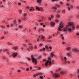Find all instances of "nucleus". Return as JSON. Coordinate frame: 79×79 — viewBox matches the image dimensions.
I'll use <instances>...</instances> for the list:
<instances>
[{"label":"nucleus","mask_w":79,"mask_h":79,"mask_svg":"<svg viewBox=\"0 0 79 79\" xmlns=\"http://www.w3.org/2000/svg\"><path fill=\"white\" fill-rule=\"evenodd\" d=\"M68 24L69 25L67 26H66V27L64 28V32H66V31H68L69 32H71V28H68V27H69V26H72V28L73 29V30H74L75 29V27L73 26L74 25V23L73 22H69L68 23Z\"/></svg>","instance_id":"f257e3e1"},{"label":"nucleus","mask_w":79,"mask_h":79,"mask_svg":"<svg viewBox=\"0 0 79 79\" xmlns=\"http://www.w3.org/2000/svg\"><path fill=\"white\" fill-rule=\"evenodd\" d=\"M64 26V24L63 23H61L60 24V26L58 28V31H57L58 34H60V31H61V30L60 29L63 28Z\"/></svg>","instance_id":"f03ea898"},{"label":"nucleus","mask_w":79,"mask_h":79,"mask_svg":"<svg viewBox=\"0 0 79 79\" xmlns=\"http://www.w3.org/2000/svg\"><path fill=\"white\" fill-rule=\"evenodd\" d=\"M48 60H47L45 63V65L46 66H47L49 63V66H50L52 64V62L51 61V58L50 57H48Z\"/></svg>","instance_id":"7ed1b4c3"},{"label":"nucleus","mask_w":79,"mask_h":79,"mask_svg":"<svg viewBox=\"0 0 79 79\" xmlns=\"http://www.w3.org/2000/svg\"><path fill=\"white\" fill-rule=\"evenodd\" d=\"M31 60L33 63H35V64H37V59L34 58V56H33L32 55L31 56Z\"/></svg>","instance_id":"20e7f679"},{"label":"nucleus","mask_w":79,"mask_h":79,"mask_svg":"<svg viewBox=\"0 0 79 79\" xmlns=\"http://www.w3.org/2000/svg\"><path fill=\"white\" fill-rule=\"evenodd\" d=\"M73 52H79V50L77 48H73L72 49Z\"/></svg>","instance_id":"39448f33"},{"label":"nucleus","mask_w":79,"mask_h":79,"mask_svg":"<svg viewBox=\"0 0 79 79\" xmlns=\"http://www.w3.org/2000/svg\"><path fill=\"white\" fill-rule=\"evenodd\" d=\"M11 27H14V26H17V24L16 23V20L14 21L13 24H11Z\"/></svg>","instance_id":"423d86ee"},{"label":"nucleus","mask_w":79,"mask_h":79,"mask_svg":"<svg viewBox=\"0 0 79 79\" xmlns=\"http://www.w3.org/2000/svg\"><path fill=\"white\" fill-rule=\"evenodd\" d=\"M52 76L53 77H55V78H56L57 77H59V75L56 73V74H54V75H52Z\"/></svg>","instance_id":"0eeeda50"},{"label":"nucleus","mask_w":79,"mask_h":79,"mask_svg":"<svg viewBox=\"0 0 79 79\" xmlns=\"http://www.w3.org/2000/svg\"><path fill=\"white\" fill-rule=\"evenodd\" d=\"M36 9L37 10H38V11H42L43 10V9L41 7H39L37 6H36Z\"/></svg>","instance_id":"6e6552de"},{"label":"nucleus","mask_w":79,"mask_h":79,"mask_svg":"<svg viewBox=\"0 0 79 79\" xmlns=\"http://www.w3.org/2000/svg\"><path fill=\"white\" fill-rule=\"evenodd\" d=\"M50 24L51 26H52V27H53V26H55V23L53 22H52L50 23Z\"/></svg>","instance_id":"1a4fd4ad"},{"label":"nucleus","mask_w":79,"mask_h":79,"mask_svg":"<svg viewBox=\"0 0 79 79\" xmlns=\"http://www.w3.org/2000/svg\"><path fill=\"white\" fill-rule=\"evenodd\" d=\"M60 6V5H56L55 7H53V9H54V10H56V9H57V8H56V7H57L58 8H59Z\"/></svg>","instance_id":"9d476101"},{"label":"nucleus","mask_w":79,"mask_h":79,"mask_svg":"<svg viewBox=\"0 0 79 79\" xmlns=\"http://www.w3.org/2000/svg\"><path fill=\"white\" fill-rule=\"evenodd\" d=\"M66 6H68V10H70V7H69V5H70V4L67 3L66 4Z\"/></svg>","instance_id":"9b49d317"},{"label":"nucleus","mask_w":79,"mask_h":79,"mask_svg":"<svg viewBox=\"0 0 79 79\" xmlns=\"http://www.w3.org/2000/svg\"><path fill=\"white\" fill-rule=\"evenodd\" d=\"M17 55H18V54H17V53H14L13 54V56L14 58L16 57Z\"/></svg>","instance_id":"f8f14e48"},{"label":"nucleus","mask_w":79,"mask_h":79,"mask_svg":"<svg viewBox=\"0 0 79 79\" xmlns=\"http://www.w3.org/2000/svg\"><path fill=\"white\" fill-rule=\"evenodd\" d=\"M7 52V54L9 55L10 53H9V52H8V50H7V49L4 50H3V52Z\"/></svg>","instance_id":"ddd939ff"},{"label":"nucleus","mask_w":79,"mask_h":79,"mask_svg":"<svg viewBox=\"0 0 79 79\" xmlns=\"http://www.w3.org/2000/svg\"><path fill=\"white\" fill-rule=\"evenodd\" d=\"M40 37L41 39H44V38H45V37L44 36L42 35H41L40 36H39V38H40Z\"/></svg>","instance_id":"4468645a"},{"label":"nucleus","mask_w":79,"mask_h":79,"mask_svg":"<svg viewBox=\"0 0 79 79\" xmlns=\"http://www.w3.org/2000/svg\"><path fill=\"white\" fill-rule=\"evenodd\" d=\"M42 74H43V73H38L36 74V76H39H39H40L41 75H42Z\"/></svg>","instance_id":"2eb2a0df"},{"label":"nucleus","mask_w":79,"mask_h":79,"mask_svg":"<svg viewBox=\"0 0 79 79\" xmlns=\"http://www.w3.org/2000/svg\"><path fill=\"white\" fill-rule=\"evenodd\" d=\"M60 73L61 74H65V73H66V72L64 71H60Z\"/></svg>","instance_id":"dca6fc26"},{"label":"nucleus","mask_w":79,"mask_h":79,"mask_svg":"<svg viewBox=\"0 0 79 79\" xmlns=\"http://www.w3.org/2000/svg\"><path fill=\"white\" fill-rule=\"evenodd\" d=\"M61 69L59 68L57 69H56V72H58V71H61Z\"/></svg>","instance_id":"f3484780"},{"label":"nucleus","mask_w":79,"mask_h":79,"mask_svg":"<svg viewBox=\"0 0 79 79\" xmlns=\"http://www.w3.org/2000/svg\"><path fill=\"white\" fill-rule=\"evenodd\" d=\"M71 53L70 52H69L67 54V55L68 56H71Z\"/></svg>","instance_id":"a211bd4d"},{"label":"nucleus","mask_w":79,"mask_h":79,"mask_svg":"<svg viewBox=\"0 0 79 79\" xmlns=\"http://www.w3.org/2000/svg\"><path fill=\"white\" fill-rule=\"evenodd\" d=\"M34 10V8L33 7H31V9H30V11H32Z\"/></svg>","instance_id":"6ab92c4d"},{"label":"nucleus","mask_w":79,"mask_h":79,"mask_svg":"<svg viewBox=\"0 0 79 79\" xmlns=\"http://www.w3.org/2000/svg\"><path fill=\"white\" fill-rule=\"evenodd\" d=\"M18 47L17 46H15L14 47V49L15 50H17V49H18Z\"/></svg>","instance_id":"aec40b11"},{"label":"nucleus","mask_w":79,"mask_h":79,"mask_svg":"<svg viewBox=\"0 0 79 79\" xmlns=\"http://www.w3.org/2000/svg\"><path fill=\"white\" fill-rule=\"evenodd\" d=\"M51 57H52V58H53V56H54V54H53V52H52L51 54Z\"/></svg>","instance_id":"412c9836"},{"label":"nucleus","mask_w":79,"mask_h":79,"mask_svg":"<svg viewBox=\"0 0 79 79\" xmlns=\"http://www.w3.org/2000/svg\"><path fill=\"white\" fill-rule=\"evenodd\" d=\"M66 50H71V48L69 47H68L66 48Z\"/></svg>","instance_id":"4be33fe9"},{"label":"nucleus","mask_w":79,"mask_h":79,"mask_svg":"<svg viewBox=\"0 0 79 79\" xmlns=\"http://www.w3.org/2000/svg\"><path fill=\"white\" fill-rule=\"evenodd\" d=\"M45 48H43L42 49H40V52H42L43 50V51H45Z\"/></svg>","instance_id":"5701e85b"},{"label":"nucleus","mask_w":79,"mask_h":79,"mask_svg":"<svg viewBox=\"0 0 79 79\" xmlns=\"http://www.w3.org/2000/svg\"><path fill=\"white\" fill-rule=\"evenodd\" d=\"M60 36L61 37L62 39H63V40L64 39V37L63 36V35H61Z\"/></svg>","instance_id":"b1692460"},{"label":"nucleus","mask_w":79,"mask_h":79,"mask_svg":"<svg viewBox=\"0 0 79 79\" xmlns=\"http://www.w3.org/2000/svg\"><path fill=\"white\" fill-rule=\"evenodd\" d=\"M42 1V0H37V2L38 3H40Z\"/></svg>","instance_id":"393cba45"},{"label":"nucleus","mask_w":79,"mask_h":79,"mask_svg":"<svg viewBox=\"0 0 79 79\" xmlns=\"http://www.w3.org/2000/svg\"><path fill=\"white\" fill-rule=\"evenodd\" d=\"M45 48H46V49H47V50H48L49 48H48V46H45Z\"/></svg>","instance_id":"a878e982"},{"label":"nucleus","mask_w":79,"mask_h":79,"mask_svg":"<svg viewBox=\"0 0 79 79\" xmlns=\"http://www.w3.org/2000/svg\"><path fill=\"white\" fill-rule=\"evenodd\" d=\"M40 79H43L44 78V77L43 76H40Z\"/></svg>","instance_id":"bb28decb"},{"label":"nucleus","mask_w":79,"mask_h":79,"mask_svg":"<svg viewBox=\"0 0 79 79\" xmlns=\"http://www.w3.org/2000/svg\"><path fill=\"white\" fill-rule=\"evenodd\" d=\"M1 27H2V29H4L5 28V27L3 26H2V25L1 26Z\"/></svg>","instance_id":"cd10ccee"},{"label":"nucleus","mask_w":79,"mask_h":79,"mask_svg":"<svg viewBox=\"0 0 79 79\" xmlns=\"http://www.w3.org/2000/svg\"><path fill=\"white\" fill-rule=\"evenodd\" d=\"M23 46L24 47H26V46H27V45L26 44H23Z\"/></svg>","instance_id":"c85d7f7f"},{"label":"nucleus","mask_w":79,"mask_h":79,"mask_svg":"<svg viewBox=\"0 0 79 79\" xmlns=\"http://www.w3.org/2000/svg\"><path fill=\"white\" fill-rule=\"evenodd\" d=\"M23 19V20H24L25 21V20H26V17H24Z\"/></svg>","instance_id":"c756f323"},{"label":"nucleus","mask_w":79,"mask_h":79,"mask_svg":"<svg viewBox=\"0 0 79 79\" xmlns=\"http://www.w3.org/2000/svg\"><path fill=\"white\" fill-rule=\"evenodd\" d=\"M77 36H78V37H79V33H77Z\"/></svg>","instance_id":"7c9ffc66"},{"label":"nucleus","mask_w":79,"mask_h":79,"mask_svg":"<svg viewBox=\"0 0 79 79\" xmlns=\"http://www.w3.org/2000/svg\"><path fill=\"white\" fill-rule=\"evenodd\" d=\"M55 1H57V0H52V2H55Z\"/></svg>","instance_id":"2f4dec72"},{"label":"nucleus","mask_w":79,"mask_h":79,"mask_svg":"<svg viewBox=\"0 0 79 79\" xmlns=\"http://www.w3.org/2000/svg\"><path fill=\"white\" fill-rule=\"evenodd\" d=\"M17 71L18 73H20L21 72V70H17Z\"/></svg>","instance_id":"473e14b6"},{"label":"nucleus","mask_w":79,"mask_h":79,"mask_svg":"<svg viewBox=\"0 0 79 79\" xmlns=\"http://www.w3.org/2000/svg\"><path fill=\"white\" fill-rule=\"evenodd\" d=\"M56 16L57 17V18H59V17H60V15H57Z\"/></svg>","instance_id":"72a5a7b5"},{"label":"nucleus","mask_w":79,"mask_h":79,"mask_svg":"<svg viewBox=\"0 0 79 79\" xmlns=\"http://www.w3.org/2000/svg\"><path fill=\"white\" fill-rule=\"evenodd\" d=\"M62 13H65V10H62Z\"/></svg>","instance_id":"f704fd0d"},{"label":"nucleus","mask_w":79,"mask_h":79,"mask_svg":"<svg viewBox=\"0 0 79 79\" xmlns=\"http://www.w3.org/2000/svg\"><path fill=\"white\" fill-rule=\"evenodd\" d=\"M15 31H18V28H15Z\"/></svg>","instance_id":"c9c22d12"},{"label":"nucleus","mask_w":79,"mask_h":79,"mask_svg":"<svg viewBox=\"0 0 79 79\" xmlns=\"http://www.w3.org/2000/svg\"><path fill=\"white\" fill-rule=\"evenodd\" d=\"M60 5H63V2H60Z\"/></svg>","instance_id":"e433bc0d"},{"label":"nucleus","mask_w":79,"mask_h":79,"mask_svg":"<svg viewBox=\"0 0 79 79\" xmlns=\"http://www.w3.org/2000/svg\"><path fill=\"white\" fill-rule=\"evenodd\" d=\"M58 20H56V23H58Z\"/></svg>","instance_id":"4c0bfd02"},{"label":"nucleus","mask_w":79,"mask_h":79,"mask_svg":"<svg viewBox=\"0 0 79 79\" xmlns=\"http://www.w3.org/2000/svg\"><path fill=\"white\" fill-rule=\"evenodd\" d=\"M48 38V39H52V36H49Z\"/></svg>","instance_id":"58836bf2"},{"label":"nucleus","mask_w":79,"mask_h":79,"mask_svg":"<svg viewBox=\"0 0 79 79\" xmlns=\"http://www.w3.org/2000/svg\"><path fill=\"white\" fill-rule=\"evenodd\" d=\"M22 26H19V28H22Z\"/></svg>","instance_id":"ea45409f"},{"label":"nucleus","mask_w":79,"mask_h":79,"mask_svg":"<svg viewBox=\"0 0 79 79\" xmlns=\"http://www.w3.org/2000/svg\"><path fill=\"white\" fill-rule=\"evenodd\" d=\"M8 45H11L12 44L10 43H8Z\"/></svg>","instance_id":"a19ab883"},{"label":"nucleus","mask_w":79,"mask_h":79,"mask_svg":"<svg viewBox=\"0 0 79 79\" xmlns=\"http://www.w3.org/2000/svg\"><path fill=\"white\" fill-rule=\"evenodd\" d=\"M29 69L28 68H27V69H26V70L27 71H29Z\"/></svg>","instance_id":"79ce46f5"},{"label":"nucleus","mask_w":79,"mask_h":79,"mask_svg":"<svg viewBox=\"0 0 79 79\" xmlns=\"http://www.w3.org/2000/svg\"><path fill=\"white\" fill-rule=\"evenodd\" d=\"M3 50V49H1L0 50V53H2V51Z\"/></svg>","instance_id":"37998d69"},{"label":"nucleus","mask_w":79,"mask_h":79,"mask_svg":"<svg viewBox=\"0 0 79 79\" xmlns=\"http://www.w3.org/2000/svg\"><path fill=\"white\" fill-rule=\"evenodd\" d=\"M77 29H79V25H77Z\"/></svg>","instance_id":"c03bdc74"},{"label":"nucleus","mask_w":79,"mask_h":79,"mask_svg":"<svg viewBox=\"0 0 79 79\" xmlns=\"http://www.w3.org/2000/svg\"><path fill=\"white\" fill-rule=\"evenodd\" d=\"M29 48L32 50V46H31Z\"/></svg>","instance_id":"a18cd8bd"},{"label":"nucleus","mask_w":79,"mask_h":79,"mask_svg":"<svg viewBox=\"0 0 79 79\" xmlns=\"http://www.w3.org/2000/svg\"><path fill=\"white\" fill-rule=\"evenodd\" d=\"M7 33H8V32L6 31V32H5L4 33V34L5 35L6 34H7Z\"/></svg>","instance_id":"49530a36"},{"label":"nucleus","mask_w":79,"mask_h":79,"mask_svg":"<svg viewBox=\"0 0 79 79\" xmlns=\"http://www.w3.org/2000/svg\"><path fill=\"white\" fill-rule=\"evenodd\" d=\"M4 39V37H2L1 38V39Z\"/></svg>","instance_id":"de8ad7c7"},{"label":"nucleus","mask_w":79,"mask_h":79,"mask_svg":"<svg viewBox=\"0 0 79 79\" xmlns=\"http://www.w3.org/2000/svg\"><path fill=\"white\" fill-rule=\"evenodd\" d=\"M34 31H35V30L36 29V27H34Z\"/></svg>","instance_id":"09e8293b"},{"label":"nucleus","mask_w":79,"mask_h":79,"mask_svg":"<svg viewBox=\"0 0 79 79\" xmlns=\"http://www.w3.org/2000/svg\"><path fill=\"white\" fill-rule=\"evenodd\" d=\"M25 42H26V43L27 42H29V41H28V40H25Z\"/></svg>","instance_id":"8fccbe9b"},{"label":"nucleus","mask_w":79,"mask_h":79,"mask_svg":"<svg viewBox=\"0 0 79 79\" xmlns=\"http://www.w3.org/2000/svg\"><path fill=\"white\" fill-rule=\"evenodd\" d=\"M40 68L39 67L37 69V70H40Z\"/></svg>","instance_id":"3c124183"},{"label":"nucleus","mask_w":79,"mask_h":79,"mask_svg":"<svg viewBox=\"0 0 79 79\" xmlns=\"http://www.w3.org/2000/svg\"><path fill=\"white\" fill-rule=\"evenodd\" d=\"M65 43H66V42H62V44H65Z\"/></svg>","instance_id":"603ef678"},{"label":"nucleus","mask_w":79,"mask_h":79,"mask_svg":"<svg viewBox=\"0 0 79 79\" xmlns=\"http://www.w3.org/2000/svg\"><path fill=\"white\" fill-rule=\"evenodd\" d=\"M64 64H66L67 62H66V60L65 61H64Z\"/></svg>","instance_id":"864d4df0"},{"label":"nucleus","mask_w":79,"mask_h":79,"mask_svg":"<svg viewBox=\"0 0 79 79\" xmlns=\"http://www.w3.org/2000/svg\"><path fill=\"white\" fill-rule=\"evenodd\" d=\"M77 18H79V15H77Z\"/></svg>","instance_id":"5fc2aeb1"},{"label":"nucleus","mask_w":79,"mask_h":79,"mask_svg":"<svg viewBox=\"0 0 79 79\" xmlns=\"http://www.w3.org/2000/svg\"><path fill=\"white\" fill-rule=\"evenodd\" d=\"M43 45V44H40V46H42Z\"/></svg>","instance_id":"6e6d98bb"},{"label":"nucleus","mask_w":79,"mask_h":79,"mask_svg":"<svg viewBox=\"0 0 79 79\" xmlns=\"http://www.w3.org/2000/svg\"><path fill=\"white\" fill-rule=\"evenodd\" d=\"M38 21H39V22H41V21H42V20H38Z\"/></svg>","instance_id":"4d7b16f0"},{"label":"nucleus","mask_w":79,"mask_h":79,"mask_svg":"<svg viewBox=\"0 0 79 79\" xmlns=\"http://www.w3.org/2000/svg\"><path fill=\"white\" fill-rule=\"evenodd\" d=\"M21 12H22V10H20V11H19V13H21Z\"/></svg>","instance_id":"13d9d810"},{"label":"nucleus","mask_w":79,"mask_h":79,"mask_svg":"<svg viewBox=\"0 0 79 79\" xmlns=\"http://www.w3.org/2000/svg\"><path fill=\"white\" fill-rule=\"evenodd\" d=\"M70 6H71V8H73V6H72V5H71Z\"/></svg>","instance_id":"bf43d9fd"},{"label":"nucleus","mask_w":79,"mask_h":79,"mask_svg":"<svg viewBox=\"0 0 79 79\" xmlns=\"http://www.w3.org/2000/svg\"><path fill=\"white\" fill-rule=\"evenodd\" d=\"M24 17H25V16H26L27 15L26 14H24Z\"/></svg>","instance_id":"052dcab7"},{"label":"nucleus","mask_w":79,"mask_h":79,"mask_svg":"<svg viewBox=\"0 0 79 79\" xmlns=\"http://www.w3.org/2000/svg\"><path fill=\"white\" fill-rule=\"evenodd\" d=\"M64 59L65 61H66V57H64Z\"/></svg>","instance_id":"680f3d73"},{"label":"nucleus","mask_w":79,"mask_h":79,"mask_svg":"<svg viewBox=\"0 0 79 79\" xmlns=\"http://www.w3.org/2000/svg\"><path fill=\"white\" fill-rule=\"evenodd\" d=\"M27 59L28 60H29V61L31 60V59L30 58H28Z\"/></svg>","instance_id":"e2e57ef3"},{"label":"nucleus","mask_w":79,"mask_h":79,"mask_svg":"<svg viewBox=\"0 0 79 79\" xmlns=\"http://www.w3.org/2000/svg\"><path fill=\"white\" fill-rule=\"evenodd\" d=\"M3 59H5V57L4 56H3L2 57Z\"/></svg>","instance_id":"0e129e2a"},{"label":"nucleus","mask_w":79,"mask_h":79,"mask_svg":"<svg viewBox=\"0 0 79 79\" xmlns=\"http://www.w3.org/2000/svg\"><path fill=\"white\" fill-rule=\"evenodd\" d=\"M67 63L68 64H69V63H70V61H68L67 62Z\"/></svg>","instance_id":"69168bd1"},{"label":"nucleus","mask_w":79,"mask_h":79,"mask_svg":"<svg viewBox=\"0 0 79 79\" xmlns=\"http://www.w3.org/2000/svg\"><path fill=\"white\" fill-rule=\"evenodd\" d=\"M27 8L28 9H29V6H27Z\"/></svg>","instance_id":"338daca9"},{"label":"nucleus","mask_w":79,"mask_h":79,"mask_svg":"<svg viewBox=\"0 0 79 79\" xmlns=\"http://www.w3.org/2000/svg\"><path fill=\"white\" fill-rule=\"evenodd\" d=\"M18 5H21V3H18Z\"/></svg>","instance_id":"774afa93"}]
</instances>
